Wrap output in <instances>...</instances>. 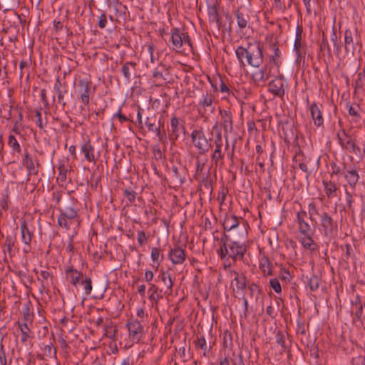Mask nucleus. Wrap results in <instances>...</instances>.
<instances>
[{"label":"nucleus","instance_id":"obj_12","mask_svg":"<svg viewBox=\"0 0 365 365\" xmlns=\"http://www.w3.org/2000/svg\"><path fill=\"white\" fill-rule=\"evenodd\" d=\"M78 93L81 102L84 106H87L90 102V91L91 87V82L87 79H81L78 81Z\"/></svg>","mask_w":365,"mask_h":365},{"label":"nucleus","instance_id":"obj_64","mask_svg":"<svg viewBox=\"0 0 365 365\" xmlns=\"http://www.w3.org/2000/svg\"><path fill=\"white\" fill-rule=\"evenodd\" d=\"M352 365H365V356H359L352 359Z\"/></svg>","mask_w":365,"mask_h":365},{"label":"nucleus","instance_id":"obj_56","mask_svg":"<svg viewBox=\"0 0 365 365\" xmlns=\"http://www.w3.org/2000/svg\"><path fill=\"white\" fill-rule=\"evenodd\" d=\"M0 364L1 365H8L6 352L2 344L0 346Z\"/></svg>","mask_w":365,"mask_h":365},{"label":"nucleus","instance_id":"obj_20","mask_svg":"<svg viewBox=\"0 0 365 365\" xmlns=\"http://www.w3.org/2000/svg\"><path fill=\"white\" fill-rule=\"evenodd\" d=\"M21 240L22 242L28 245L29 247L31 245L32 238L34 236L33 230L29 227L27 222L25 220H23L21 224Z\"/></svg>","mask_w":365,"mask_h":365},{"label":"nucleus","instance_id":"obj_33","mask_svg":"<svg viewBox=\"0 0 365 365\" xmlns=\"http://www.w3.org/2000/svg\"><path fill=\"white\" fill-rule=\"evenodd\" d=\"M234 282H235L237 290L244 291L247 287V280L245 276L242 274H239L237 272H235Z\"/></svg>","mask_w":365,"mask_h":365},{"label":"nucleus","instance_id":"obj_46","mask_svg":"<svg viewBox=\"0 0 365 365\" xmlns=\"http://www.w3.org/2000/svg\"><path fill=\"white\" fill-rule=\"evenodd\" d=\"M196 346L201 349L204 351L203 355L205 356L207 351L210 349V346L209 349L207 348L206 341L204 336H202L200 338H198L195 341Z\"/></svg>","mask_w":365,"mask_h":365},{"label":"nucleus","instance_id":"obj_21","mask_svg":"<svg viewBox=\"0 0 365 365\" xmlns=\"http://www.w3.org/2000/svg\"><path fill=\"white\" fill-rule=\"evenodd\" d=\"M322 184L326 195L329 199H331L337 196L338 187L334 182L324 179Z\"/></svg>","mask_w":365,"mask_h":365},{"label":"nucleus","instance_id":"obj_9","mask_svg":"<svg viewBox=\"0 0 365 365\" xmlns=\"http://www.w3.org/2000/svg\"><path fill=\"white\" fill-rule=\"evenodd\" d=\"M158 116L156 114H153L148 116L145 120V125L150 132L155 133L158 138L159 141H163L165 136V130H160L159 125H157Z\"/></svg>","mask_w":365,"mask_h":365},{"label":"nucleus","instance_id":"obj_41","mask_svg":"<svg viewBox=\"0 0 365 365\" xmlns=\"http://www.w3.org/2000/svg\"><path fill=\"white\" fill-rule=\"evenodd\" d=\"M40 277L38 278V280H41V282H43V283H50V284H52V279H53V276L52 274L48 272V271L46 270H42L40 272Z\"/></svg>","mask_w":365,"mask_h":365},{"label":"nucleus","instance_id":"obj_55","mask_svg":"<svg viewBox=\"0 0 365 365\" xmlns=\"http://www.w3.org/2000/svg\"><path fill=\"white\" fill-rule=\"evenodd\" d=\"M330 168H331V177H332L334 175H338L340 173L341 169L339 165H338L335 162H331L330 163Z\"/></svg>","mask_w":365,"mask_h":365},{"label":"nucleus","instance_id":"obj_45","mask_svg":"<svg viewBox=\"0 0 365 365\" xmlns=\"http://www.w3.org/2000/svg\"><path fill=\"white\" fill-rule=\"evenodd\" d=\"M71 220H68V218H66V217H63L61 215H59L58 217V225L65 228L66 230H68L71 228V223L69 222Z\"/></svg>","mask_w":365,"mask_h":365},{"label":"nucleus","instance_id":"obj_49","mask_svg":"<svg viewBox=\"0 0 365 365\" xmlns=\"http://www.w3.org/2000/svg\"><path fill=\"white\" fill-rule=\"evenodd\" d=\"M285 338L286 336L282 331H277L276 334V342L284 349H287Z\"/></svg>","mask_w":365,"mask_h":365},{"label":"nucleus","instance_id":"obj_22","mask_svg":"<svg viewBox=\"0 0 365 365\" xmlns=\"http://www.w3.org/2000/svg\"><path fill=\"white\" fill-rule=\"evenodd\" d=\"M67 277L71 279V283L76 287L78 284H81L82 279L85 278L81 272H79L73 267H68L66 270Z\"/></svg>","mask_w":365,"mask_h":365},{"label":"nucleus","instance_id":"obj_24","mask_svg":"<svg viewBox=\"0 0 365 365\" xmlns=\"http://www.w3.org/2000/svg\"><path fill=\"white\" fill-rule=\"evenodd\" d=\"M136 66V63L133 61H127L123 64L121 72L127 81H130L132 75L135 73Z\"/></svg>","mask_w":365,"mask_h":365},{"label":"nucleus","instance_id":"obj_51","mask_svg":"<svg viewBox=\"0 0 365 365\" xmlns=\"http://www.w3.org/2000/svg\"><path fill=\"white\" fill-rule=\"evenodd\" d=\"M307 217V214L306 211L302 210L297 212L296 222L298 226L305 224L307 222L305 220Z\"/></svg>","mask_w":365,"mask_h":365},{"label":"nucleus","instance_id":"obj_1","mask_svg":"<svg viewBox=\"0 0 365 365\" xmlns=\"http://www.w3.org/2000/svg\"><path fill=\"white\" fill-rule=\"evenodd\" d=\"M247 251L246 245L233 234L224 233L220 239V247L217 254L221 259L231 258L234 261L243 259Z\"/></svg>","mask_w":365,"mask_h":365},{"label":"nucleus","instance_id":"obj_30","mask_svg":"<svg viewBox=\"0 0 365 365\" xmlns=\"http://www.w3.org/2000/svg\"><path fill=\"white\" fill-rule=\"evenodd\" d=\"M272 268L273 265L270 260L266 257H262L259 263V269L263 275L264 277L272 276L273 274Z\"/></svg>","mask_w":365,"mask_h":365},{"label":"nucleus","instance_id":"obj_7","mask_svg":"<svg viewBox=\"0 0 365 365\" xmlns=\"http://www.w3.org/2000/svg\"><path fill=\"white\" fill-rule=\"evenodd\" d=\"M303 32L302 27L297 26L296 29V38L294 43V51L296 58V62L300 64L302 61H304L306 56V48L302 43V34Z\"/></svg>","mask_w":365,"mask_h":365},{"label":"nucleus","instance_id":"obj_11","mask_svg":"<svg viewBox=\"0 0 365 365\" xmlns=\"http://www.w3.org/2000/svg\"><path fill=\"white\" fill-rule=\"evenodd\" d=\"M126 326L128 328L130 336L133 340L139 341L144 331L141 323L138 319H131L128 322Z\"/></svg>","mask_w":365,"mask_h":365},{"label":"nucleus","instance_id":"obj_13","mask_svg":"<svg viewBox=\"0 0 365 365\" xmlns=\"http://www.w3.org/2000/svg\"><path fill=\"white\" fill-rule=\"evenodd\" d=\"M358 35V30L356 28L354 31L346 29L344 31V48L346 53L354 54L356 47L354 41V36Z\"/></svg>","mask_w":365,"mask_h":365},{"label":"nucleus","instance_id":"obj_34","mask_svg":"<svg viewBox=\"0 0 365 365\" xmlns=\"http://www.w3.org/2000/svg\"><path fill=\"white\" fill-rule=\"evenodd\" d=\"M235 53L239 61L240 66L241 67H245V63L243 58H245L247 61V46L246 48L243 46H238L235 51Z\"/></svg>","mask_w":365,"mask_h":365},{"label":"nucleus","instance_id":"obj_54","mask_svg":"<svg viewBox=\"0 0 365 365\" xmlns=\"http://www.w3.org/2000/svg\"><path fill=\"white\" fill-rule=\"evenodd\" d=\"M308 211H309V218L311 220H313L312 216L314 215H320L319 213V211H318V209H317L316 205L313 202H311L309 204Z\"/></svg>","mask_w":365,"mask_h":365},{"label":"nucleus","instance_id":"obj_39","mask_svg":"<svg viewBox=\"0 0 365 365\" xmlns=\"http://www.w3.org/2000/svg\"><path fill=\"white\" fill-rule=\"evenodd\" d=\"M212 96L211 94L207 93L206 96L203 97V100L201 103L204 108H209L211 112H213L214 107H212Z\"/></svg>","mask_w":365,"mask_h":365},{"label":"nucleus","instance_id":"obj_18","mask_svg":"<svg viewBox=\"0 0 365 365\" xmlns=\"http://www.w3.org/2000/svg\"><path fill=\"white\" fill-rule=\"evenodd\" d=\"M322 106H319L316 103H312L309 106L311 115L314 123L316 126L319 127L324 123V118L322 116V110H321Z\"/></svg>","mask_w":365,"mask_h":365},{"label":"nucleus","instance_id":"obj_26","mask_svg":"<svg viewBox=\"0 0 365 365\" xmlns=\"http://www.w3.org/2000/svg\"><path fill=\"white\" fill-rule=\"evenodd\" d=\"M215 149L214 150V153L212 155V160L217 163L218 160L223 158L224 155L222 153V139L221 133H218L216 135L215 140Z\"/></svg>","mask_w":365,"mask_h":365},{"label":"nucleus","instance_id":"obj_59","mask_svg":"<svg viewBox=\"0 0 365 365\" xmlns=\"http://www.w3.org/2000/svg\"><path fill=\"white\" fill-rule=\"evenodd\" d=\"M153 76L155 81L164 80L166 81L167 78L165 77L163 72L159 71L158 68L153 71Z\"/></svg>","mask_w":365,"mask_h":365},{"label":"nucleus","instance_id":"obj_28","mask_svg":"<svg viewBox=\"0 0 365 365\" xmlns=\"http://www.w3.org/2000/svg\"><path fill=\"white\" fill-rule=\"evenodd\" d=\"M238 226L239 218L237 216L232 215L226 216L223 222L225 233L231 232L238 227Z\"/></svg>","mask_w":365,"mask_h":365},{"label":"nucleus","instance_id":"obj_53","mask_svg":"<svg viewBox=\"0 0 365 365\" xmlns=\"http://www.w3.org/2000/svg\"><path fill=\"white\" fill-rule=\"evenodd\" d=\"M43 352L44 354L48 356H51L52 355H56V350L55 348H53L52 343H50L49 344H46L44 346Z\"/></svg>","mask_w":365,"mask_h":365},{"label":"nucleus","instance_id":"obj_62","mask_svg":"<svg viewBox=\"0 0 365 365\" xmlns=\"http://www.w3.org/2000/svg\"><path fill=\"white\" fill-rule=\"evenodd\" d=\"M160 253V248L154 247L152 249L151 258L153 262H157L159 259Z\"/></svg>","mask_w":365,"mask_h":365},{"label":"nucleus","instance_id":"obj_15","mask_svg":"<svg viewBox=\"0 0 365 365\" xmlns=\"http://www.w3.org/2000/svg\"><path fill=\"white\" fill-rule=\"evenodd\" d=\"M271 76V66L265 64L263 68L254 71L252 78L255 83L266 82Z\"/></svg>","mask_w":365,"mask_h":365},{"label":"nucleus","instance_id":"obj_36","mask_svg":"<svg viewBox=\"0 0 365 365\" xmlns=\"http://www.w3.org/2000/svg\"><path fill=\"white\" fill-rule=\"evenodd\" d=\"M60 215L68 220H74L78 217L77 210L72 207H67L64 210L60 209Z\"/></svg>","mask_w":365,"mask_h":365},{"label":"nucleus","instance_id":"obj_61","mask_svg":"<svg viewBox=\"0 0 365 365\" xmlns=\"http://www.w3.org/2000/svg\"><path fill=\"white\" fill-rule=\"evenodd\" d=\"M219 81H220L219 91L222 93H229L230 90H229V88L227 86V84L224 82V81L221 78H219Z\"/></svg>","mask_w":365,"mask_h":365},{"label":"nucleus","instance_id":"obj_3","mask_svg":"<svg viewBox=\"0 0 365 365\" xmlns=\"http://www.w3.org/2000/svg\"><path fill=\"white\" fill-rule=\"evenodd\" d=\"M320 227L323 235L329 238H332L337 232V222L327 212L319 215Z\"/></svg>","mask_w":365,"mask_h":365},{"label":"nucleus","instance_id":"obj_50","mask_svg":"<svg viewBox=\"0 0 365 365\" xmlns=\"http://www.w3.org/2000/svg\"><path fill=\"white\" fill-rule=\"evenodd\" d=\"M123 195L127 198L130 203H133L136 197V192L133 190H123Z\"/></svg>","mask_w":365,"mask_h":365},{"label":"nucleus","instance_id":"obj_40","mask_svg":"<svg viewBox=\"0 0 365 365\" xmlns=\"http://www.w3.org/2000/svg\"><path fill=\"white\" fill-rule=\"evenodd\" d=\"M81 285L83 286V289L85 294L88 296L91 294L92 291V281L90 277H85L83 279H82Z\"/></svg>","mask_w":365,"mask_h":365},{"label":"nucleus","instance_id":"obj_60","mask_svg":"<svg viewBox=\"0 0 365 365\" xmlns=\"http://www.w3.org/2000/svg\"><path fill=\"white\" fill-rule=\"evenodd\" d=\"M248 288L250 292L251 296H253L255 294L258 296L260 294V289H259V287L257 284H255V283H252V284H250Z\"/></svg>","mask_w":365,"mask_h":365},{"label":"nucleus","instance_id":"obj_38","mask_svg":"<svg viewBox=\"0 0 365 365\" xmlns=\"http://www.w3.org/2000/svg\"><path fill=\"white\" fill-rule=\"evenodd\" d=\"M8 145L11 148L13 153H21V146L14 135H10L9 136Z\"/></svg>","mask_w":365,"mask_h":365},{"label":"nucleus","instance_id":"obj_42","mask_svg":"<svg viewBox=\"0 0 365 365\" xmlns=\"http://www.w3.org/2000/svg\"><path fill=\"white\" fill-rule=\"evenodd\" d=\"M161 279L163 282L164 285L169 289H172L173 287V281L170 276V274L168 272H163L161 274Z\"/></svg>","mask_w":365,"mask_h":365},{"label":"nucleus","instance_id":"obj_48","mask_svg":"<svg viewBox=\"0 0 365 365\" xmlns=\"http://www.w3.org/2000/svg\"><path fill=\"white\" fill-rule=\"evenodd\" d=\"M298 230L302 235H307L309 233L314 232V230L311 228V226L308 222L298 226Z\"/></svg>","mask_w":365,"mask_h":365},{"label":"nucleus","instance_id":"obj_8","mask_svg":"<svg viewBox=\"0 0 365 365\" xmlns=\"http://www.w3.org/2000/svg\"><path fill=\"white\" fill-rule=\"evenodd\" d=\"M185 121L175 116L170 120V133L169 138L171 140H176L181 134L185 135Z\"/></svg>","mask_w":365,"mask_h":365},{"label":"nucleus","instance_id":"obj_47","mask_svg":"<svg viewBox=\"0 0 365 365\" xmlns=\"http://www.w3.org/2000/svg\"><path fill=\"white\" fill-rule=\"evenodd\" d=\"M331 41L333 42L335 53L339 54L341 51V46L338 42V37L334 29H333L332 34H331Z\"/></svg>","mask_w":365,"mask_h":365},{"label":"nucleus","instance_id":"obj_5","mask_svg":"<svg viewBox=\"0 0 365 365\" xmlns=\"http://www.w3.org/2000/svg\"><path fill=\"white\" fill-rule=\"evenodd\" d=\"M339 143L343 149L355 154L356 155L362 157L364 152L355 143L354 140L344 133L343 135H338Z\"/></svg>","mask_w":365,"mask_h":365},{"label":"nucleus","instance_id":"obj_19","mask_svg":"<svg viewBox=\"0 0 365 365\" xmlns=\"http://www.w3.org/2000/svg\"><path fill=\"white\" fill-rule=\"evenodd\" d=\"M207 15L210 23L212 24L217 31H220L222 26V24L216 6L208 8Z\"/></svg>","mask_w":365,"mask_h":365},{"label":"nucleus","instance_id":"obj_29","mask_svg":"<svg viewBox=\"0 0 365 365\" xmlns=\"http://www.w3.org/2000/svg\"><path fill=\"white\" fill-rule=\"evenodd\" d=\"M235 16L239 28L241 29H245L250 21V16L245 11L237 9L235 11Z\"/></svg>","mask_w":365,"mask_h":365},{"label":"nucleus","instance_id":"obj_10","mask_svg":"<svg viewBox=\"0 0 365 365\" xmlns=\"http://www.w3.org/2000/svg\"><path fill=\"white\" fill-rule=\"evenodd\" d=\"M23 165L26 167L29 175H36L38 173V160L34 159L28 152L24 153V157L22 160Z\"/></svg>","mask_w":365,"mask_h":365},{"label":"nucleus","instance_id":"obj_35","mask_svg":"<svg viewBox=\"0 0 365 365\" xmlns=\"http://www.w3.org/2000/svg\"><path fill=\"white\" fill-rule=\"evenodd\" d=\"M280 56L281 52L277 46L274 45V54L272 55L269 57V65L270 63L274 64L277 66V69L279 70L280 66H281V61H280Z\"/></svg>","mask_w":365,"mask_h":365},{"label":"nucleus","instance_id":"obj_4","mask_svg":"<svg viewBox=\"0 0 365 365\" xmlns=\"http://www.w3.org/2000/svg\"><path fill=\"white\" fill-rule=\"evenodd\" d=\"M191 139L200 154H205L211 147L210 140L205 137L202 129L194 130L191 133Z\"/></svg>","mask_w":365,"mask_h":365},{"label":"nucleus","instance_id":"obj_27","mask_svg":"<svg viewBox=\"0 0 365 365\" xmlns=\"http://www.w3.org/2000/svg\"><path fill=\"white\" fill-rule=\"evenodd\" d=\"M313 235L314 232L309 233L307 235H302L299 240L302 247L311 252H314L317 249V245L315 243L312 237Z\"/></svg>","mask_w":365,"mask_h":365},{"label":"nucleus","instance_id":"obj_14","mask_svg":"<svg viewBox=\"0 0 365 365\" xmlns=\"http://www.w3.org/2000/svg\"><path fill=\"white\" fill-rule=\"evenodd\" d=\"M344 170L343 172V175L344 179L347 182L349 187L352 189H354L356 184L359 180V173L355 168L349 167L346 168V167L344 166Z\"/></svg>","mask_w":365,"mask_h":365},{"label":"nucleus","instance_id":"obj_63","mask_svg":"<svg viewBox=\"0 0 365 365\" xmlns=\"http://www.w3.org/2000/svg\"><path fill=\"white\" fill-rule=\"evenodd\" d=\"M113 117L118 118L120 123H124L125 121L130 120V119L127 116H125V115H124L123 114L121 113V108H119L118 112L116 113L113 115Z\"/></svg>","mask_w":365,"mask_h":365},{"label":"nucleus","instance_id":"obj_16","mask_svg":"<svg viewBox=\"0 0 365 365\" xmlns=\"http://www.w3.org/2000/svg\"><path fill=\"white\" fill-rule=\"evenodd\" d=\"M168 257L174 264H181L186 258L185 251L180 247H175L170 250Z\"/></svg>","mask_w":365,"mask_h":365},{"label":"nucleus","instance_id":"obj_17","mask_svg":"<svg viewBox=\"0 0 365 365\" xmlns=\"http://www.w3.org/2000/svg\"><path fill=\"white\" fill-rule=\"evenodd\" d=\"M221 121L220 123L223 127L225 133L227 134L232 131L233 123H232V115L229 110H220Z\"/></svg>","mask_w":365,"mask_h":365},{"label":"nucleus","instance_id":"obj_52","mask_svg":"<svg viewBox=\"0 0 365 365\" xmlns=\"http://www.w3.org/2000/svg\"><path fill=\"white\" fill-rule=\"evenodd\" d=\"M270 287L273 289V290L277 293L279 294L282 292V287L281 284L279 283V281L277 278H273L270 279L269 282Z\"/></svg>","mask_w":365,"mask_h":365},{"label":"nucleus","instance_id":"obj_44","mask_svg":"<svg viewBox=\"0 0 365 365\" xmlns=\"http://www.w3.org/2000/svg\"><path fill=\"white\" fill-rule=\"evenodd\" d=\"M58 175L57 180L61 182H65L66 180V174L68 172L67 168L63 164H61L58 166Z\"/></svg>","mask_w":365,"mask_h":365},{"label":"nucleus","instance_id":"obj_37","mask_svg":"<svg viewBox=\"0 0 365 365\" xmlns=\"http://www.w3.org/2000/svg\"><path fill=\"white\" fill-rule=\"evenodd\" d=\"M354 90L355 92L364 90L365 88V74L361 72L357 74V78L354 82Z\"/></svg>","mask_w":365,"mask_h":365},{"label":"nucleus","instance_id":"obj_2","mask_svg":"<svg viewBox=\"0 0 365 365\" xmlns=\"http://www.w3.org/2000/svg\"><path fill=\"white\" fill-rule=\"evenodd\" d=\"M263 62L262 47L257 41L247 44V63L253 67H259Z\"/></svg>","mask_w":365,"mask_h":365},{"label":"nucleus","instance_id":"obj_58","mask_svg":"<svg viewBox=\"0 0 365 365\" xmlns=\"http://www.w3.org/2000/svg\"><path fill=\"white\" fill-rule=\"evenodd\" d=\"M137 240L140 246L145 245L147 242L145 233L143 231H138L137 235Z\"/></svg>","mask_w":365,"mask_h":365},{"label":"nucleus","instance_id":"obj_32","mask_svg":"<svg viewBox=\"0 0 365 365\" xmlns=\"http://www.w3.org/2000/svg\"><path fill=\"white\" fill-rule=\"evenodd\" d=\"M21 331V341L27 345V342L33 336H31V331L26 323L19 325Z\"/></svg>","mask_w":365,"mask_h":365},{"label":"nucleus","instance_id":"obj_6","mask_svg":"<svg viewBox=\"0 0 365 365\" xmlns=\"http://www.w3.org/2000/svg\"><path fill=\"white\" fill-rule=\"evenodd\" d=\"M287 83L282 76L275 78L268 84V91L274 96L282 98L285 94Z\"/></svg>","mask_w":365,"mask_h":365},{"label":"nucleus","instance_id":"obj_43","mask_svg":"<svg viewBox=\"0 0 365 365\" xmlns=\"http://www.w3.org/2000/svg\"><path fill=\"white\" fill-rule=\"evenodd\" d=\"M308 284L312 291H316L319 287L320 279L318 276L314 275L309 279Z\"/></svg>","mask_w":365,"mask_h":365},{"label":"nucleus","instance_id":"obj_57","mask_svg":"<svg viewBox=\"0 0 365 365\" xmlns=\"http://www.w3.org/2000/svg\"><path fill=\"white\" fill-rule=\"evenodd\" d=\"M14 245V241L11 237L7 236L5 240L4 246L6 247V250L11 253L12 248Z\"/></svg>","mask_w":365,"mask_h":365},{"label":"nucleus","instance_id":"obj_25","mask_svg":"<svg viewBox=\"0 0 365 365\" xmlns=\"http://www.w3.org/2000/svg\"><path fill=\"white\" fill-rule=\"evenodd\" d=\"M81 150L84 154V157L88 161L96 163L94 148L91 144L90 140H87L81 145Z\"/></svg>","mask_w":365,"mask_h":365},{"label":"nucleus","instance_id":"obj_31","mask_svg":"<svg viewBox=\"0 0 365 365\" xmlns=\"http://www.w3.org/2000/svg\"><path fill=\"white\" fill-rule=\"evenodd\" d=\"M61 86H62L61 82L60 81L59 77H58L56 80V83L53 86V90L58 95V102L62 103L63 106H65L66 102L63 101V99H64V94L66 93L67 90L65 89L64 91H63L61 89Z\"/></svg>","mask_w":365,"mask_h":365},{"label":"nucleus","instance_id":"obj_23","mask_svg":"<svg viewBox=\"0 0 365 365\" xmlns=\"http://www.w3.org/2000/svg\"><path fill=\"white\" fill-rule=\"evenodd\" d=\"M183 32L178 28L171 30V41L173 49H180L182 46Z\"/></svg>","mask_w":365,"mask_h":365}]
</instances>
